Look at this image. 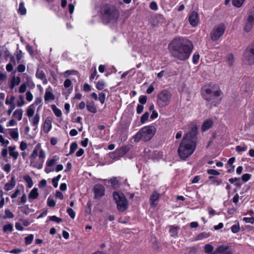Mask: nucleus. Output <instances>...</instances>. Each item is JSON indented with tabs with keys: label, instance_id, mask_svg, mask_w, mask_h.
Instances as JSON below:
<instances>
[{
	"label": "nucleus",
	"instance_id": "obj_1",
	"mask_svg": "<svg viewBox=\"0 0 254 254\" xmlns=\"http://www.w3.org/2000/svg\"><path fill=\"white\" fill-rule=\"evenodd\" d=\"M197 127L193 126L190 132L183 137L178 149V153L181 160H185L192 154L196 147Z\"/></svg>",
	"mask_w": 254,
	"mask_h": 254
},
{
	"label": "nucleus",
	"instance_id": "obj_2",
	"mask_svg": "<svg viewBox=\"0 0 254 254\" xmlns=\"http://www.w3.org/2000/svg\"><path fill=\"white\" fill-rule=\"evenodd\" d=\"M171 55L175 58L184 61L188 59L193 49L191 42L185 38L174 39L169 45Z\"/></svg>",
	"mask_w": 254,
	"mask_h": 254
},
{
	"label": "nucleus",
	"instance_id": "obj_3",
	"mask_svg": "<svg viewBox=\"0 0 254 254\" xmlns=\"http://www.w3.org/2000/svg\"><path fill=\"white\" fill-rule=\"evenodd\" d=\"M156 131V128L154 126H146L142 128L134 136L135 142H138L140 140L144 141L150 140L154 136Z\"/></svg>",
	"mask_w": 254,
	"mask_h": 254
},
{
	"label": "nucleus",
	"instance_id": "obj_4",
	"mask_svg": "<svg viewBox=\"0 0 254 254\" xmlns=\"http://www.w3.org/2000/svg\"><path fill=\"white\" fill-rule=\"evenodd\" d=\"M221 92L220 90L214 91L210 88H206L202 93L204 99L210 103V107L216 106L220 102L221 99L219 98Z\"/></svg>",
	"mask_w": 254,
	"mask_h": 254
},
{
	"label": "nucleus",
	"instance_id": "obj_5",
	"mask_svg": "<svg viewBox=\"0 0 254 254\" xmlns=\"http://www.w3.org/2000/svg\"><path fill=\"white\" fill-rule=\"evenodd\" d=\"M103 19L107 23L115 22L119 16L118 11L113 6L106 5L103 8Z\"/></svg>",
	"mask_w": 254,
	"mask_h": 254
},
{
	"label": "nucleus",
	"instance_id": "obj_6",
	"mask_svg": "<svg viewBox=\"0 0 254 254\" xmlns=\"http://www.w3.org/2000/svg\"><path fill=\"white\" fill-rule=\"evenodd\" d=\"M113 197L119 211L123 212L128 207V202L125 195L121 192H114Z\"/></svg>",
	"mask_w": 254,
	"mask_h": 254
},
{
	"label": "nucleus",
	"instance_id": "obj_7",
	"mask_svg": "<svg viewBox=\"0 0 254 254\" xmlns=\"http://www.w3.org/2000/svg\"><path fill=\"white\" fill-rule=\"evenodd\" d=\"M172 94L169 91L164 90L157 95V104L161 107H164L170 102Z\"/></svg>",
	"mask_w": 254,
	"mask_h": 254
},
{
	"label": "nucleus",
	"instance_id": "obj_8",
	"mask_svg": "<svg viewBox=\"0 0 254 254\" xmlns=\"http://www.w3.org/2000/svg\"><path fill=\"white\" fill-rule=\"evenodd\" d=\"M225 26L223 23H220L214 27L210 33L211 39L212 41H216L221 37L225 31Z\"/></svg>",
	"mask_w": 254,
	"mask_h": 254
},
{
	"label": "nucleus",
	"instance_id": "obj_9",
	"mask_svg": "<svg viewBox=\"0 0 254 254\" xmlns=\"http://www.w3.org/2000/svg\"><path fill=\"white\" fill-rule=\"evenodd\" d=\"M254 25V8L250 9L249 15L246 19L244 30L249 32Z\"/></svg>",
	"mask_w": 254,
	"mask_h": 254
},
{
	"label": "nucleus",
	"instance_id": "obj_10",
	"mask_svg": "<svg viewBox=\"0 0 254 254\" xmlns=\"http://www.w3.org/2000/svg\"><path fill=\"white\" fill-rule=\"evenodd\" d=\"M233 252L228 245L219 246L215 250V254H233Z\"/></svg>",
	"mask_w": 254,
	"mask_h": 254
},
{
	"label": "nucleus",
	"instance_id": "obj_11",
	"mask_svg": "<svg viewBox=\"0 0 254 254\" xmlns=\"http://www.w3.org/2000/svg\"><path fill=\"white\" fill-rule=\"evenodd\" d=\"M95 198H100L104 195L105 188L101 184L96 185L94 187Z\"/></svg>",
	"mask_w": 254,
	"mask_h": 254
},
{
	"label": "nucleus",
	"instance_id": "obj_12",
	"mask_svg": "<svg viewBox=\"0 0 254 254\" xmlns=\"http://www.w3.org/2000/svg\"><path fill=\"white\" fill-rule=\"evenodd\" d=\"M189 22L192 27H195L198 23V14L196 11H192L189 17Z\"/></svg>",
	"mask_w": 254,
	"mask_h": 254
},
{
	"label": "nucleus",
	"instance_id": "obj_13",
	"mask_svg": "<svg viewBox=\"0 0 254 254\" xmlns=\"http://www.w3.org/2000/svg\"><path fill=\"white\" fill-rule=\"evenodd\" d=\"M45 158V153L42 149H41L39 155V161L34 164L33 166L38 169H41L43 168V164L44 163Z\"/></svg>",
	"mask_w": 254,
	"mask_h": 254
},
{
	"label": "nucleus",
	"instance_id": "obj_14",
	"mask_svg": "<svg viewBox=\"0 0 254 254\" xmlns=\"http://www.w3.org/2000/svg\"><path fill=\"white\" fill-rule=\"evenodd\" d=\"M159 197L160 194L157 191H155L153 192L150 198V205L152 206H155L157 205Z\"/></svg>",
	"mask_w": 254,
	"mask_h": 254
},
{
	"label": "nucleus",
	"instance_id": "obj_15",
	"mask_svg": "<svg viewBox=\"0 0 254 254\" xmlns=\"http://www.w3.org/2000/svg\"><path fill=\"white\" fill-rule=\"evenodd\" d=\"M244 60L246 64H252L254 63V56L252 54H250V53L246 51Z\"/></svg>",
	"mask_w": 254,
	"mask_h": 254
},
{
	"label": "nucleus",
	"instance_id": "obj_16",
	"mask_svg": "<svg viewBox=\"0 0 254 254\" xmlns=\"http://www.w3.org/2000/svg\"><path fill=\"white\" fill-rule=\"evenodd\" d=\"M36 76L37 78H39L42 80H43V83L44 84H46L48 83V80L47 79L46 77V74L44 71L42 70H40L39 69H38L36 73Z\"/></svg>",
	"mask_w": 254,
	"mask_h": 254
},
{
	"label": "nucleus",
	"instance_id": "obj_17",
	"mask_svg": "<svg viewBox=\"0 0 254 254\" xmlns=\"http://www.w3.org/2000/svg\"><path fill=\"white\" fill-rule=\"evenodd\" d=\"M52 127V120L50 117H47L45 121L43 130L45 132H48Z\"/></svg>",
	"mask_w": 254,
	"mask_h": 254
},
{
	"label": "nucleus",
	"instance_id": "obj_18",
	"mask_svg": "<svg viewBox=\"0 0 254 254\" xmlns=\"http://www.w3.org/2000/svg\"><path fill=\"white\" fill-rule=\"evenodd\" d=\"M41 149V144L40 143L37 144L35 146L32 153H31V154L30 155V159H31V163L33 162V160L34 159H35L36 158V157L38 156V152H39V151L40 152Z\"/></svg>",
	"mask_w": 254,
	"mask_h": 254
},
{
	"label": "nucleus",
	"instance_id": "obj_19",
	"mask_svg": "<svg viewBox=\"0 0 254 254\" xmlns=\"http://www.w3.org/2000/svg\"><path fill=\"white\" fill-rule=\"evenodd\" d=\"M212 125L213 122L211 120H206L204 122L201 126L202 131H205L206 130H208V129L212 127Z\"/></svg>",
	"mask_w": 254,
	"mask_h": 254
},
{
	"label": "nucleus",
	"instance_id": "obj_20",
	"mask_svg": "<svg viewBox=\"0 0 254 254\" xmlns=\"http://www.w3.org/2000/svg\"><path fill=\"white\" fill-rule=\"evenodd\" d=\"M15 181L14 180V177H11L10 182L7 183L4 187V189L6 191L11 190L15 186Z\"/></svg>",
	"mask_w": 254,
	"mask_h": 254
},
{
	"label": "nucleus",
	"instance_id": "obj_21",
	"mask_svg": "<svg viewBox=\"0 0 254 254\" xmlns=\"http://www.w3.org/2000/svg\"><path fill=\"white\" fill-rule=\"evenodd\" d=\"M86 108L87 110L92 113L95 114L97 112V109L95 103L93 102H87L86 104Z\"/></svg>",
	"mask_w": 254,
	"mask_h": 254
},
{
	"label": "nucleus",
	"instance_id": "obj_22",
	"mask_svg": "<svg viewBox=\"0 0 254 254\" xmlns=\"http://www.w3.org/2000/svg\"><path fill=\"white\" fill-rule=\"evenodd\" d=\"M38 189L34 188L30 192L28 195V198L29 199H35L38 198Z\"/></svg>",
	"mask_w": 254,
	"mask_h": 254
},
{
	"label": "nucleus",
	"instance_id": "obj_23",
	"mask_svg": "<svg viewBox=\"0 0 254 254\" xmlns=\"http://www.w3.org/2000/svg\"><path fill=\"white\" fill-rule=\"evenodd\" d=\"M39 121L40 115L39 113H38V112L37 111V113L34 116V117L31 120H30V121L31 122L33 126L37 127V126L39 124Z\"/></svg>",
	"mask_w": 254,
	"mask_h": 254
},
{
	"label": "nucleus",
	"instance_id": "obj_24",
	"mask_svg": "<svg viewBox=\"0 0 254 254\" xmlns=\"http://www.w3.org/2000/svg\"><path fill=\"white\" fill-rule=\"evenodd\" d=\"M23 116V110L21 109H16L15 110L13 114V116L14 118L20 121L22 119Z\"/></svg>",
	"mask_w": 254,
	"mask_h": 254
},
{
	"label": "nucleus",
	"instance_id": "obj_25",
	"mask_svg": "<svg viewBox=\"0 0 254 254\" xmlns=\"http://www.w3.org/2000/svg\"><path fill=\"white\" fill-rule=\"evenodd\" d=\"M20 82V78L18 76H14L12 78L10 82V88L12 89L14 86L18 85Z\"/></svg>",
	"mask_w": 254,
	"mask_h": 254
},
{
	"label": "nucleus",
	"instance_id": "obj_26",
	"mask_svg": "<svg viewBox=\"0 0 254 254\" xmlns=\"http://www.w3.org/2000/svg\"><path fill=\"white\" fill-rule=\"evenodd\" d=\"M34 112L35 107L34 104H32L27 108L26 110V115L30 118L34 115Z\"/></svg>",
	"mask_w": 254,
	"mask_h": 254
},
{
	"label": "nucleus",
	"instance_id": "obj_27",
	"mask_svg": "<svg viewBox=\"0 0 254 254\" xmlns=\"http://www.w3.org/2000/svg\"><path fill=\"white\" fill-rule=\"evenodd\" d=\"M9 134L12 138L17 140L19 137L17 128L11 130L10 131Z\"/></svg>",
	"mask_w": 254,
	"mask_h": 254
},
{
	"label": "nucleus",
	"instance_id": "obj_28",
	"mask_svg": "<svg viewBox=\"0 0 254 254\" xmlns=\"http://www.w3.org/2000/svg\"><path fill=\"white\" fill-rule=\"evenodd\" d=\"M58 159H59V157L55 155V156H53L51 159L48 160L47 161L46 166L47 167L53 166Z\"/></svg>",
	"mask_w": 254,
	"mask_h": 254
},
{
	"label": "nucleus",
	"instance_id": "obj_29",
	"mask_svg": "<svg viewBox=\"0 0 254 254\" xmlns=\"http://www.w3.org/2000/svg\"><path fill=\"white\" fill-rule=\"evenodd\" d=\"M44 99L45 101L53 100L55 99V96L51 92L46 91L44 96Z\"/></svg>",
	"mask_w": 254,
	"mask_h": 254
},
{
	"label": "nucleus",
	"instance_id": "obj_30",
	"mask_svg": "<svg viewBox=\"0 0 254 254\" xmlns=\"http://www.w3.org/2000/svg\"><path fill=\"white\" fill-rule=\"evenodd\" d=\"M18 12L21 15H24L26 13V9L24 7L23 2H21L20 3L19 8L18 9Z\"/></svg>",
	"mask_w": 254,
	"mask_h": 254
},
{
	"label": "nucleus",
	"instance_id": "obj_31",
	"mask_svg": "<svg viewBox=\"0 0 254 254\" xmlns=\"http://www.w3.org/2000/svg\"><path fill=\"white\" fill-rule=\"evenodd\" d=\"M25 181L27 183L29 188H31L33 185V183L31 178L29 175H26L23 177Z\"/></svg>",
	"mask_w": 254,
	"mask_h": 254
},
{
	"label": "nucleus",
	"instance_id": "obj_32",
	"mask_svg": "<svg viewBox=\"0 0 254 254\" xmlns=\"http://www.w3.org/2000/svg\"><path fill=\"white\" fill-rule=\"evenodd\" d=\"M178 227L170 226V233L172 237H175L178 235Z\"/></svg>",
	"mask_w": 254,
	"mask_h": 254
},
{
	"label": "nucleus",
	"instance_id": "obj_33",
	"mask_svg": "<svg viewBox=\"0 0 254 254\" xmlns=\"http://www.w3.org/2000/svg\"><path fill=\"white\" fill-rule=\"evenodd\" d=\"M52 109L54 114L57 117H60L62 116V113L61 111L58 108H57L55 105H52Z\"/></svg>",
	"mask_w": 254,
	"mask_h": 254
},
{
	"label": "nucleus",
	"instance_id": "obj_34",
	"mask_svg": "<svg viewBox=\"0 0 254 254\" xmlns=\"http://www.w3.org/2000/svg\"><path fill=\"white\" fill-rule=\"evenodd\" d=\"M13 230V225L11 224H6L3 227V231L5 233H6L8 231L11 232Z\"/></svg>",
	"mask_w": 254,
	"mask_h": 254
},
{
	"label": "nucleus",
	"instance_id": "obj_35",
	"mask_svg": "<svg viewBox=\"0 0 254 254\" xmlns=\"http://www.w3.org/2000/svg\"><path fill=\"white\" fill-rule=\"evenodd\" d=\"M34 239V236L32 234H30L27 237L25 238V243L26 245H30L33 241Z\"/></svg>",
	"mask_w": 254,
	"mask_h": 254
},
{
	"label": "nucleus",
	"instance_id": "obj_36",
	"mask_svg": "<svg viewBox=\"0 0 254 254\" xmlns=\"http://www.w3.org/2000/svg\"><path fill=\"white\" fill-rule=\"evenodd\" d=\"M245 0H233L232 3L234 6L240 7L242 5Z\"/></svg>",
	"mask_w": 254,
	"mask_h": 254
},
{
	"label": "nucleus",
	"instance_id": "obj_37",
	"mask_svg": "<svg viewBox=\"0 0 254 254\" xmlns=\"http://www.w3.org/2000/svg\"><path fill=\"white\" fill-rule=\"evenodd\" d=\"M149 113L145 112L141 117L140 122L142 124H144L148 119Z\"/></svg>",
	"mask_w": 254,
	"mask_h": 254
},
{
	"label": "nucleus",
	"instance_id": "obj_38",
	"mask_svg": "<svg viewBox=\"0 0 254 254\" xmlns=\"http://www.w3.org/2000/svg\"><path fill=\"white\" fill-rule=\"evenodd\" d=\"M77 148V144L76 142H72L70 146V151L69 154H71L74 153L75 150Z\"/></svg>",
	"mask_w": 254,
	"mask_h": 254
},
{
	"label": "nucleus",
	"instance_id": "obj_39",
	"mask_svg": "<svg viewBox=\"0 0 254 254\" xmlns=\"http://www.w3.org/2000/svg\"><path fill=\"white\" fill-rule=\"evenodd\" d=\"M213 250V246L210 244H206L204 246V252L206 253H211Z\"/></svg>",
	"mask_w": 254,
	"mask_h": 254
},
{
	"label": "nucleus",
	"instance_id": "obj_40",
	"mask_svg": "<svg viewBox=\"0 0 254 254\" xmlns=\"http://www.w3.org/2000/svg\"><path fill=\"white\" fill-rule=\"evenodd\" d=\"M227 62L230 66H232L234 63V56L232 55H228L227 58Z\"/></svg>",
	"mask_w": 254,
	"mask_h": 254
},
{
	"label": "nucleus",
	"instance_id": "obj_41",
	"mask_svg": "<svg viewBox=\"0 0 254 254\" xmlns=\"http://www.w3.org/2000/svg\"><path fill=\"white\" fill-rule=\"evenodd\" d=\"M5 216L4 217V218H12L14 217L13 214L10 211V210L9 209H5Z\"/></svg>",
	"mask_w": 254,
	"mask_h": 254
},
{
	"label": "nucleus",
	"instance_id": "obj_42",
	"mask_svg": "<svg viewBox=\"0 0 254 254\" xmlns=\"http://www.w3.org/2000/svg\"><path fill=\"white\" fill-rule=\"evenodd\" d=\"M106 94L103 92H101L99 94L98 99L101 104H104L105 101Z\"/></svg>",
	"mask_w": 254,
	"mask_h": 254
},
{
	"label": "nucleus",
	"instance_id": "obj_43",
	"mask_svg": "<svg viewBox=\"0 0 254 254\" xmlns=\"http://www.w3.org/2000/svg\"><path fill=\"white\" fill-rule=\"evenodd\" d=\"M247 150V146L246 145H244L243 146L238 145L236 147V150L238 152H240L241 151L244 152Z\"/></svg>",
	"mask_w": 254,
	"mask_h": 254
},
{
	"label": "nucleus",
	"instance_id": "obj_44",
	"mask_svg": "<svg viewBox=\"0 0 254 254\" xmlns=\"http://www.w3.org/2000/svg\"><path fill=\"white\" fill-rule=\"evenodd\" d=\"M2 170L7 174L9 173L11 170V165L10 164H6L4 165L2 168Z\"/></svg>",
	"mask_w": 254,
	"mask_h": 254
},
{
	"label": "nucleus",
	"instance_id": "obj_45",
	"mask_svg": "<svg viewBox=\"0 0 254 254\" xmlns=\"http://www.w3.org/2000/svg\"><path fill=\"white\" fill-rule=\"evenodd\" d=\"M251 176L250 174H245L242 176V180L244 182H247L251 179Z\"/></svg>",
	"mask_w": 254,
	"mask_h": 254
},
{
	"label": "nucleus",
	"instance_id": "obj_46",
	"mask_svg": "<svg viewBox=\"0 0 254 254\" xmlns=\"http://www.w3.org/2000/svg\"><path fill=\"white\" fill-rule=\"evenodd\" d=\"M105 86V84L103 81H99L96 85V87L98 90H102Z\"/></svg>",
	"mask_w": 254,
	"mask_h": 254
},
{
	"label": "nucleus",
	"instance_id": "obj_47",
	"mask_svg": "<svg viewBox=\"0 0 254 254\" xmlns=\"http://www.w3.org/2000/svg\"><path fill=\"white\" fill-rule=\"evenodd\" d=\"M231 231L234 233H238L240 231L239 224H235V225H233L231 227Z\"/></svg>",
	"mask_w": 254,
	"mask_h": 254
},
{
	"label": "nucleus",
	"instance_id": "obj_48",
	"mask_svg": "<svg viewBox=\"0 0 254 254\" xmlns=\"http://www.w3.org/2000/svg\"><path fill=\"white\" fill-rule=\"evenodd\" d=\"M110 182L113 187H116L118 186V180L117 178H113L111 179Z\"/></svg>",
	"mask_w": 254,
	"mask_h": 254
},
{
	"label": "nucleus",
	"instance_id": "obj_49",
	"mask_svg": "<svg viewBox=\"0 0 254 254\" xmlns=\"http://www.w3.org/2000/svg\"><path fill=\"white\" fill-rule=\"evenodd\" d=\"M49 219L51 221L56 222L57 223H60L63 221L62 219L57 217L56 216H50Z\"/></svg>",
	"mask_w": 254,
	"mask_h": 254
},
{
	"label": "nucleus",
	"instance_id": "obj_50",
	"mask_svg": "<svg viewBox=\"0 0 254 254\" xmlns=\"http://www.w3.org/2000/svg\"><path fill=\"white\" fill-rule=\"evenodd\" d=\"M187 250L189 254H195L197 252V248L194 247L189 248Z\"/></svg>",
	"mask_w": 254,
	"mask_h": 254
},
{
	"label": "nucleus",
	"instance_id": "obj_51",
	"mask_svg": "<svg viewBox=\"0 0 254 254\" xmlns=\"http://www.w3.org/2000/svg\"><path fill=\"white\" fill-rule=\"evenodd\" d=\"M243 220L247 223L253 224L254 223V217H244Z\"/></svg>",
	"mask_w": 254,
	"mask_h": 254
},
{
	"label": "nucleus",
	"instance_id": "obj_52",
	"mask_svg": "<svg viewBox=\"0 0 254 254\" xmlns=\"http://www.w3.org/2000/svg\"><path fill=\"white\" fill-rule=\"evenodd\" d=\"M207 172L208 174L218 176L220 174V173L217 170L214 169H208L207 171Z\"/></svg>",
	"mask_w": 254,
	"mask_h": 254
},
{
	"label": "nucleus",
	"instance_id": "obj_53",
	"mask_svg": "<svg viewBox=\"0 0 254 254\" xmlns=\"http://www.w3.org/2000/svg\"><path fill=\"white\" fill-rule=\"evenodd\" d=\"M33 95L30 91H28L26 92V98L28 101H29V102L31 101L33 99Z\"/></svg>",
	"mask_w": 254,
	"mask_h": 254
},
{
	"label": "nucleus",
	"instance_id": "obj_54",
	"mask_svg": "<svg viewBox=\"0 0 254 254\" xmlns=\"http://www.w3.org/2000/svg\"><path fill=\"white\" fill-rule=\"evenodd\" d=\"M67 212L68 213V215L70 216V217L71 218L73 219L75 217V212H74V211L73 210V209L72 208H68L67 209Z\"/></svg>",
	"mask_w": 254,
	"mask_h": 254
},
{
	"label": "nucleus",
	"instance_id": "obj_55",
	"mask_svg": "<svg viewBox=\"0 0 254 254\" xmlns=\"http://www.w3.org/2000/svg\"><path fill=\"white\" fill-rule=\"evenodd\" d=\"M147 101V96H140L139 98V102L140 103L142 104H146Z\"/></svg>",
	"mask_w": 254,
	"mask_h": 254
},
{
	"label": "nucleus",
	"instance_id": "obj_56",
	"mask_svg": "<svg viewBox=\"0 0 254 254\" xmlns=\"http://www.w3.org/2000/svg\"><path fill=\"white\" fill-rule=\"evenodd\" d=\"M47 204L50 207H54L56 205L55 200L53 199L48 198Z\"/></svg>",
	"mask_w": 254,
	"mask_h": 254
},
{
	"label": "nucleus",
	"instance_id": "obj_57",
	"mask_svg": "<svg viewBox=\"0 0 254 254\" xmlns=\"http://www.w3.org/2000/svg\"><path fill=\"white\" fill-rule=\"evenodd\" d=\"M26 85L25 83L22 84L19 88V92L20 93H23L26 91Z\"/></svg>",
	"mask_w": 254,
	"mask_h": 254
},
{
	"label": "nucleus",
	"instance_id": "obj_58",
	"mask_svg": "<svg viewBox=\"0 0 254 254\" xmlns=\"http://www.w3.org/2000/svg\"><path fill=\"white\" fill-rule=\"evenodd\" d=\"M150 8L154 10H156L158 9L157 4L156 2L152 1L150 3L149 5Z\"/></svg>",
	"mask_w": 254,
	"mask_h": 254
},
{
	"label": "nucleus",
	"instance_id": "obj_59",
	"mask_svg": "<svg viewBox=\"0 0 254 254\" xmlns=\"http://www.w3.org/2000/svg\"><path fill=\"white\" fill-rule=\"evenodd\" d=\"M9 155L13 157L14 160H16L19 156V153L17 151H13L9 152Z\"/></svg>",
	"mask_w": 254,
	"mask_h": 254
},
{
	"label": "nucleus",
	"instance_id": "obj_60",
	"mask_svg": "<svg viewBox=\"0 0 254 254\" xmlns=\"http://www.w3.org/2000/svg\"><path fill=\"white\" fill-rule=\"evenodd\" d=\"M25 70V66L23 64H19L17 68V70L19 72H23Z\"/></svg>",
	"mask_w": 254,
	"mask_h": 254
},
{
	"label": "nucleus",
	"instance_id": "obj_61",
	"mask_svg": "<svg viewBox=\"0 0 254 254\" xmlns=\"http://www.w3.org/2000/svg\"><path fill=\"white\" fill-rule=\"evenodd\" d=\"M27 147V143L24 141H22L20 144V148L22 151L25 150Z\"/></svg>",
	"mask_w": 254,
	"mask_h": 254
},
{
	"label": "nucleus",
	"instance_id": "obj_62",
	"mask_svg": "<svg viewBox=\"0 0 254 254\" xmlns=\"http://www.w3.org/2000/svg\"><path fill=\"white\" fill-rule=\"evenodd\" d=\"M0 142L5 146H7V145L9 143V141L8 140H4V139L2 135H0Z\"/></svg>",
	"mask_w": 254,
	"mask_h": 254
},
{
	"label": "nucleus",
	"instance_id": "obj_63",
	"mask_svg": "<svg viewBox=\"0 0 254 254\" xmlns=\"http://www.w3.org/2000/svg\"><path fill=\"white\" fill-rule=\"evenodd\" d=\"M64 86L65 87V88H67L68 87H69L71 84V81H70V79H66L64 82Z\"/></svg>",
	"mask_w": 254,
	"mask_h": 254
},
{
	"label": "nucleus",
	"instance_id": "obj_64",
	"mask_svg": "<svg viewBox=\"0 0 254 254\" xmlns=\"http://www.w3.org/2000/svg\"><path fill=\"white\" fill-rule=\"evenodd\" d=\"M143 110V106L141 105H138L136 108V112L138 114H140Z\"/></svg>",
	"mask_w": 254,
	"mask_h": 254
}]
</instances>
